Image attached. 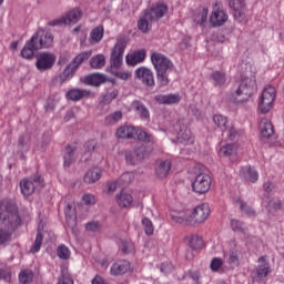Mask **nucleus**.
<instances>
[{
  "mask_svg": "<svg viewBox=\"0 0 284 284\" xmlns=\"http://www.w3.org/2000/svg\"><path fill=\"white\" fill-rule=\"evenodd\" d=\"M0 245L10 241L12 233L19 225H21V217L19 216V209L17 204L10 200L0 201Z\"/></svg>",
  "mask_w": 284,
  "mask_h": 284,
  "instance_id": "nucleus-1",
  "label": "nucleus"
},
{
  "mask_svg": "<svg viewBox=\"0 0 284 284\" xmlns=\"http://www.w3.org/2000/svg\"><path fill=\"white\" fill-rule=\"evenodd\" d=\"M52 43H54V36H52L50 31L40 28L38 32H36L31 39L26 42L21 50V57L23 59H33L34 52L52 48Z\"/></svg>",
  "mask_w": 284,
  "mask_h": 284,
  "instance_id": "nucleus-2",
  "label": "nucleus"
},
{
  "mask_svg": "<svg viewBox=\"0 0 284 284\" xmlns=\"http://www.w3.org/2000/svg\"><path fill=\"white\" fill-rule=\"evenodd\" d=\"M256 90H258L256 73L252 70H246L245 73L241 75V83L236 91L231 94L230 101H232V103H245L250 97L255 94Z\"/></svg>",
  "mask_w": 284,
  "mask_h": 284,
  "instance_id": "nucleus-3",
  "label": "nucleus"
},
{
  "mask_svg": "<svg viewBox=\"0 0 284 284\" xmlns=\"http://www.w3.org/2000/svg\"><path fill=\"white\" fill-rule=\"evenodd\" d=\"M151 63H153L154 70L156 72V79L160 88H165L170 85V72L174 70V63L170 58L165 57L163 53H152Z\"/></svg>",
  "mask_w": 284,
  "mask_h": 284,
  "instance_id": "nucleus-4",
  "label": "nucleus"
},
{
  "mask_svg": "<svg viewBox=\"0 0 284 284\" xmlns=\"http://www.w3.org/2000/svg\"><path fill=\"white\" fill-rule=\"evenodd\" d=\"M90 57H92V50L79 53L72 60V62L63 70V72L54 78L55 83H59V85H63L65 81H70V79L74 77V72H77L79 65H81V63H84V61H88Z\"/></svg>",
  "mask_w": 284,
  "mask_h": 284,
  "instance_id": "nucleus-5",
  "label": "nucleus"
},
{
  "mask_svg": "<svg viewBox=\"0 0 284 284\" xmlns=\"http://www.w3.org/2000/svg\"><path fill=\"white\" fill-rule=\"evenodd\" d=\"M191 186L195 194H207L212 187V178L206 173H197L192 180Z\"/></svg>",
  "mask_w": 284,
  "mask_h": 284,
  "instance_id": "nucleus-6",
  "label": "nucleus"
},
{
  "mask_svg": "<svg viewBox=\"0 0 284 284\" xmlns=\"http://www.w3.org/2000/svg\"><path fill=\"white\" fill-rule=\"evenodd\" d=\"M125 52V41L119 40L113 47L110 55V72L121 69L123 65V53Z\"/></svg>",
  "mask_w": 284,
  "mask_h": 284,
  "instance_id": "nucleus-7",
  "label": "nucleus"
},
{
  "mask_svg": "<svg viewBox=\"0 0 284 284\" xmlns=\"http://www.w3.org/2000/svg\"><path fill=\"white\" fill-rule=\"evenodd\" d=\"M276 99V89L272 85L266 87L261 95L258 108L262 114H267L272 108H274V101Z\"/></svg>",
  "mask_w": 284,
  "mask_h": 284,
  "instance_id": "nucleus-8",
  "label": "nucleus"
},
{
  "mask_svg": "<svg viewBox=\"0 0 284 284\" xmlns=\"http://www.w3.org/2000/svg\"><path fill=\"white\" fill-rule=\"evenodd\" d=\"M45 185L43 178L41 175H34L29 180H22L20 182V189L23 196H30L34 194L36 190H41Z\"/></svg>",
  "mask_w": 284,
  "mask_h": 284,
  "instance_id": "nucleus-9",
  "label": "nucleus"
},
{
  "mask_svg": "<svg viewBox=\"0 0 284 284\" xmlns=\"http://www.w3.org/2000/svg\"><path fill=\"white\" fill-rule=\"evenodd\" d=\"M54 63H57V55H54V53L42 52L37 55L36 68L39 72H48V70H52Z\"/></svg>",
  "mask_w": 284,
  "mask_h": 284,
  "instance_id": "nucleus-10",
  "label": "nucleus"
},
{
  "mask_svg": "<svg viewBox=\"0 0 284 284\" xmlns=\"http://www.w3.org/2000/svg\"><path fill=\"white\" fill-rule=\"evenodd\" d=\"M134 78L141 81L142 85L145 88H154L156 81L154 80V72H152L148 67H140L134 72Z\"/></svg>",
  "mask_w": 284,
  "mask_h": 284,
  "instance_id": "nucleus-11",
  "label": "nucleus"
},
{
  "mask_svg": "<svg viewBox=\"0 0 284 284\" xmlns=\"http://www.w3.org/2000/svg\"><path fill=\"white\" fill-rule=\"evenodd\" d=\"M144 13H146V19H149L151 23H156V21L163 19L165 14H168V7L164 3L158 2L150 9H146Z\"/></svg>",
  "mask_w": 284,
  "mask_h": 284,
  "instance_id": "nucleus-12",
  "label": "nucleus"
},
{
  "mask_svg": "<svg viewBox=\"0 0 284 284\" xmlns=\"http://www.w3.org/2000/svg\"><path fill=\"white\" fill-rule=\"evenodd\" d=\"M81 17H83V12H81L79 8H74L61 19L53 20L49 26H68L70 23H79Z\"/></svg>",
  "mask_w": 284,
  "mask_h": 284,
  "instance_id": "nucleus-13",
  "label": "nucleus"
},
{
  "mask_svg": "<svg viewBox=\"0 0 284 284\" xmlns=\"http://www.w3.org/2000/svg\"><path fill=\"white\" fill-rule=\"evenodd\" d=\"M81 81L85 85H93V88H99L103 85V83H108V81L113 84L116 83L114 79H108L103 73H91L81 79Z\"/></svg>",
  "mask_w": 284,
  "mask_h": 284,
  "instance_id": "nucleus-14",
  "label": "nucleus"
},
{
  "mask_svg": "<svg viewBox=\"0 0 284 284\" xmlns=\"http://www.w3.org/2000/svg\"><path fill=\"white\" fill-rule=\"evenodd\" d=\"M253 274L263 281V278H267L270 274H272V266H270V262H267L266 256H261L257 260V266L253 270Z\"/></svg>",
  "mask_w": 284,
  "mask_h": 284,
  "instance_id": "nucleus-15",
  "label": "nucleus"
},
{
  "mask_svg": "<svg viewBox=\"0 0 284 284\" xmlns=\"http://www.w3.org/2000/svg\"><path fill=\"white\" fill-rule=\"evenodd\" d=\"M207 216H210V205L201 204L194 209L190 219L192 223H205V221H207Z\"/></svg>",
  "mask_w": 284,
  "mask_h": 284,
  "instance_id": "nucleus-16",
  "label": "nucleus"
},
{
  "mask_svg": "<svg viewBox=\"0 0 284 284\" xmlns=\"http://www.w3.org/2000/svg\"><path fill=\"white\" fill-rule=\"evenodd\" d=\"M154 101H156V103H160V105H176V103H181V94H158L154 97Z\"/></svg>",
  "mask_w": 284,
  "mask_h": 284,
  "instance_id": "nucleus-17",
  "label": "nucleus"
},
{
  "mask_svg": "<svg viewBox=\"0 0 284 284\" xmlns=\"http://www.w3.org/2000/svg\"><path fill=\"white\" fill-rule=\"evenodd\" d=\"M227 13L221 9H217L212 11L210 16V23L212 28H221V26H225V23H227Z\"/></svg>",
  "mask_w": 284,
  "mask_h": 284,
  "instance_id": "nucleus-18",
  "label": "nucleus"
},
{
  "mask_svg": "<svg viewBox=\"0 0 284 284\" xmlns=\"http://www.w3.org/2000/svg\"><path fill=\"white\" fill-rule=\"evenodd\" d=\"M229 7L233 10V17L236 21H243L245 19V3L242 0H230Z\"/></svg>",
  "mask_w": 284,
  "mask_h": 284,
  "instance_id": "nucleus-19",
  "label": "nucleus"
},
{
  "mask_svg": "<svg viewBox=\"0 0 284 284\" xmlns=\"http://www.w3.org/2000/svg\"><path fill=\"white\" fill-rule=\"evenodd\" d=\"M77 150H79V144H67L63 153L64 166L70 168L72 163H74V156L77 154Z\"/></svg>",
  "mask_w": 284,
  "mask_h": 284,
  "instance_id": "nucleus-20",
  "label": "nucleus"
},
{
  "mask_svg": "<svg viewBox=\"0 0 284 284\" xmlns=\"http://www.w3.org/2000/svg\"><path fill=\"white\" fill-rule=\"evenodd\" d=\"M240 176H242V179L245 181H248V183H256L258 181V172H256V170L250 165L241 169Z\"/></svg>",
  "mask_w": 284,
  "mask_h": 284,
  "instance_id": "nucleus-21",
  "label": "nucleus"
},
{
  "mask_svg": "<svg viewBox=\"0 0 284 284\" xmlns=\"http://www.w3.org/2000/svg\"><path fill=\"white\" fill-rule=\"evenodd\" d=\"M128 272H130V262L128 261H119L111 266L112 276H121Z\"/></svg>",
  "mask_w": 284,
  "mask_h": 284,
  "instance_id": "nucleus-22",
  "label": "nucleus"
},
{
  "mask_svg": "<svg viewBox=\"0 0 284 284\" xmlns=\"http://www.w3.org/2000/svg\"><path fill=\"white\" fill-rule=\"evenodd\" d=\"M176 139L178 143H181L182 145H190V143H194V139H192V131L185 126L179 130Z\"/></svg>",
  "mask_w": 284,
  "mask_h": 284,
  "instance_id": "nucleus-23",
  "label": "nucleus"
},
{
  "mask_svg": "<svg viewBox=\"0 0 284 284\" xmlns=\"http://www.w3.org/2000/svg\"><path fill=\"white\" fill-rule=\"evenodd\" d=\"M90 94L91 92L85 89H71L67 92V99H70V101H81V99H85Z\"/></svg>",
  "mask_w": 284,
  "mask_h": 284,
  "instance_id": "nucleus-24",
  "label": "nucleus"
},
{
  "mask_svg": "<svg viewBox=\"0 0 284 284\" xmlns=\"http://www.w3.org/2000/svg\"><path fill=\"white\" fill-rule=\"evenodd\" d=\"M145 61V50H140L133 54L126 55L128 65H138V63H143Z\"/></svg>",
  "mask_w": 284,
  "mask_h": 284,
  "instance_id": "nucleus-25",
  "label": "nucleus"
},
{
  "mask_svg": "<svg viewBox=\"0 0 284 284\" xmlns=\"http://www.w3.org/2000/svg\"><path fill=\"white\" fill-rule=\"evenodd\" d=\"M170 170H172V164L170 161H160L159 165L155 169V174L159 179H165L168 174H170Z\"/></svg>",
  "mask_w": 284,
  "mask_h": 284,
  "instance_id": "nucleus-26",
  "label": "nucleus"
},
{
  "mask_svg": "<svg viewBox=\"0 0 284 284\" xmlns=\"http://www.w3.org/2000/svg\"><path fill=\"white\" fill-rule=\"evenodd\" d=\"M171 219L174 223H179L180 225H192V219L190 215L185 214V212H173L171 213Z\"/></svg>",
  "mask_w": 284,
  "mask_h": 284,
  "instance_id": "nucleus-27",
  "label": "nucleus"
},
{
  "mask_svg": "<svg viewBox=\"0 0 284 284\" xmlns=\"http://www.w3.org/2000/svg\"><path fill=\"white\" fill-rule=\"evenodd\" d=\"M103 34H105V30L103 29V26L95 27L90 32L89 42L94 43H101V40L103 39Z\"/></svg>",
  "mask_w": 284,
  "mask_h": 284,
  "instance_id": "nucleus-28",
  "label": "nucleus"
},
{
  "mask_svg": "<svg viewBox=\"0 0 284 284\" xmlns=\"http://www.w3.org/2000/svg\"><path fill=\"white\" fill-rule=\"evenodd\" d=\"M115 134L118 139H134L136 130L133 126H120Z\"/></svg>",
  "mask_w": 284,
  "mask_h": 284,
  "instance_id": "nucleus-29",
  "label": "nucleus"
},
{
  "mask_svg": "<svg viewBox=\"0 0 284 284\" xmlns=\"http://www.w3.org/2000/svg\"><path fill=\"white\" fill-rule=\"evenodd\" d=\"M132 108L140 114L141 119H150V111L146 109L145 104L143 102L135 100L132 102Z\"/></svg>",
  "mask_w": 284,
  "mask_h": 284,
  "instance_id": "nucleus-30",
  "label": "nucleus"
},
{
  "mask_svg": "<svg viewBox=\"0 0 284 284\" xmlns=\"http://www.w3.org/2000/svg\"><path fill=\"white\" fill-rule=\"evenodd\" d=\"M101 179V169L89 170L84 175V183H97Z\"/></svg>",
  "mask_w": 284,
  "mask_h": 284,
  "instance_id": "nucleus-31",
  "label": "nucleus"
},
{
  "mask_svg": "<svg viewBox=\"0 0 284 284\" xmlns=\"http://www.w3.org/2000/svg\"><path fill=\"white\" fill-rule=\"evenodd\" d=\"M134 155L136 161H143V159H148L150 156V151L145 144H140L134 148Z\"/></svg>",
  "mask_w": 284,
  "mask_h": 284,
  "instance_id": "nucleus-32",
  "label": "nucleus"
},
{
  "mask_svg": "<svg viewBox=\"0 0 284 284\" xmlns=\"http://www.w3.org/2000/svg\"><path fill=\"white\" fill-rule=\"evenodd\" d=\"M186 240H189V247H191V250H202L204 245L203 237L199 235L186 236Z\"/></svg>",
  "mask_w": 284,
  "mask_h": 284,
  "instance_id": "nucleus-33",
  "label": "nucleus"
},
{
  "mask_svg": "<svg viewBox=\"0 0 284 284\" xmlns=\"http://www.w3.org/2000/svg\"><path fill=\"white\" fill-rule=\"evenodd\" d=\"M207 12H209V9L206 7H202L197 9L193 18L195 23H197L199 26H203L205 21H207Z\"/></svg>",
  "mask_w": 284,
  "mask_h": 284,
  "instance_id": "nucleus-34",
  "label": "nucleus"
},
{
  "mask_svg": "<svg viewBox=\"0 0 284 284\" xmlns=\"http://www.w3.org/2000/svg\"><path fill=\"white\" fill-rule=\"evenodd\" d=\"M90 65L93 70H101V68H105V55L97 54L91 58Z\"/></svg>",
  "mask_w": 284,
  "mask_h": 284,
  "instance_id": "nucleus-35",
  "label": "nucleus"
},
{
  "mask_svg": "<svg viewBox=\"0 0 284 284\" xmlns=\"http://www.w3.org/2000/svg\"><path fill=\"white\" fill-rule=\"evenodd\" d=\"M132 201H134V199H132V195L129 193H120L116 195V202L120 207H130V205H132Z\"/></svg>",
  "mask_w": 284,
  "mask_h": 284,
  "instance_id": "nucleus-36",
  "label": "nucleus"
},
{
  "mask_svg": "<svg viewBox=\"0 0 284 284\" xmlns=\"http://www.w3.org/2000/svg\"><path fill=\"white\" fill-rule=\"evenodd\" d=\"M132 181H134V173L125 172L116 180V183L119 187H125L126 185H130Z\"/></svg>",
  "mask_w": 284,
  "mask_h": 284,
  "instance_id": "nucleus-37",
  "label": "nucleus"
},
{
  "mask_svg": "<svg viewBox=\"0 0 284 284\" xmlns=\"http://www.w3.org/2000/svg\"><path fill=\"white\" fill-rule=\"evenodd\" d=\"M121 119H123V112L115 111V112L106 115L104 122L106 125H116V123H119V121H121Z\"/></svg>",
  "mask_w": 284,
  "mask_h": 284,
  "instance_id": "nucleus-38",
  "label": "nucleus"
},
{
  "mask_svg": "<svg viewBox=\"0 0 284 284\" xmlns=\"http://www.w3.org/2000/svg\"><path fill=\"white\" fill-rule=\"evenodd\" d=\"M150 23H152L150 18H146V13H144L143 17L138 20V29L140 32H143V34H146V32H150Z\"/></svg>",
  "mask_w": 284,
  "mask_h": 284,
  "instance_id": "nucleus-39",
  "label": "nucleus"
},
{
  "mask_svg": "<svg viewBox=\"0 0 284 284\" xmlns=\"http://www.w3.org/2000/svg\"><path fill=\"white\" fill-rule=\"evenodd\" d=\"M220 156H234L236 154L235 144H224L220 148Z\"/></svg>",
  "mask_w": 284,
  "mask_h": 284,
  "instance_id": "nucleus-40",
  "label": "nucleus"
},
{
  "mask_svg": "<svg viewBox=\"0 0 284 284\" xmlns=\"http://www.w3.org/2000/svg\"><path fill=\"white\" fill-rule=\"evenodd\" d=\"M261 135L264 139H270V136L274 135V125H272V122H264L261 124Z\"/></svg>",
  "mask_w": 284,
  "mask_h": 284,
  "instance_id": "nucleus-41",
  "label": "nucleus"
},
{
  "mask_svg": "<svg viewBox=\"0 0 284 284\" xmlns=\"http://www.w3.org/2000/svg\"><path fill=\"white\" fill-rule=\"evenodd\" d=\"M213 123H215L217 125V128H220V130H222V132H226L227 130V118L223 116L221 114H216L213 116Z\"/></svg>",
  "mask_w": 284,
  "mask_h": 284,
  "instance_id": "nucleus-42",
  "label": "nucleus"
},
{
  "mask_svg": "<svg viewBox=\"0 0 284 284\" xmlns=\"http://www.w3.org/2000/svg\"><path fill=\"white\" fill-rule=\"evenodd\" d=\"M283 207V203L278 199H272L267 204L268 214H276V212L281 211Z\"/></svg>",
  "mask_w": 284,
  "mask_h": 284,
  "instance_id": "nucleus-43",
  "label": "nucleus"
},
{
  "mask_svg": "<svg viewBox=\"0 0 284 284\" xmlns=\"http://www.w3.org/2000/svg\"><path fill=\"white\" fill-rule=\"evenodd\" d=\"M120 250L123 254H132L134 252V244L126 240H120Z\"/></svg>",
  "mask_w": 284,
  "mask_h": 284,
  "instance_id": "nucleus-44",
  "label": "nucleus"
},
{
  "mask_svg": "<svg viewBox=\"0 0 284 284\" xmlns=\"http://www.w3.org/2000/svg\"><path fill=\"white\" fill-rule=\"evenodd\" d=\"M43 244V234L38 231L34 244L31 246L30 252L32 254H37L41 250V245Z\"/></svg>",
  "mask_w": 284,
  "mask_h": 284,
  "instance_id": "nucleus-45",
  "label": "nucleus"
},
{
  "mask_svg": "<svg viewBox=\"0 0 284 284\" xmlns=\"http://www.w3.org/2000/svg\"><path fill=\"white\" fill-rule=\"evenodd\" d=\"M214 85H224L225 83V73L215 71L211 74Z\"/></svg>",
  "mask_w": 284,
  "mask_h": 284,
  "instance_id": "nucleus-46",
  "label": "nucleus"
},
{
  "mask_svg": "<svg viewBox=\"0 0 284 284\" xmlns=\"http://www.w3.org/2000/svg\"><path fill=\"white\" fill-rule=\"evenodd\" d=\"M142 225L148 236H152V234H154V224L152 223V220L144 217L142 220Z\"/></svg>",
  "mask_w": 284,
  "mask_h": 284,
  "instance_id": "nucleus-47",
  "label": "nucleus"
},
{
  "mask_svg": "<svg viewBox=\"0 0 284 284\" xmlns=\"http://www.w3.org/2000/svg\"><path fill=\"white\" fill-rule=\"evenodd\" d=\"M231 227L233 232H242V234H245V232H247L245 224L239 220H232Z\"/></svg>",
  "mask_w": 284,
  "mask_h": 284,
  "instance_id": "nucleus-48",
  "label": "nucleus"
},
{
  "mask_svg": "<svg viewBox=\"0 0 284 284\" xmlns=\"http://www.w3.org/2000/svg\"><path fill=\"white\" fill-rule=\"evenodd\" d=\"M111 74L116 77L118 79H121V81H128L132 78V73L129 71H119V69L111 70Z\"/></svg>",
  "mask_w": 284,
  "mask_h": 284,
  "instance_id": "nucleus-49",
  "label": "nucleus"
},
{
  "mask_svg": "<svg viewBox=\"0 0 284 284\" xmlns=\"http://www.w3.org/2000/svg\"><path fill=\"white\" fill-rule=\"evenodd\" d=\"M34 274L32 273V271H23L22 273H20L19 275V281L22 284H28V283H32V278H33Z\"/></svg>",
  "mask_w": 284,
  "mask_h": 284,
  "instance_id": "nucleus-50",
  "label": "nucleus"
},
{
  "mask_svg": "<svg viewBox=\"0 0 284 284\" xmlns=\"http://www.w3.org/2000/svg\"><path fill=\"white\" fill-rule=\"evenodd\" d=\"M237 203L240 205V210H242V212H245L246 216H256V211H254V209L247 206V204H245V202H243L242 200H237Z\"/></svg>",
  "mask_w": 284,
  "mask_h": 284,
  "instance_id": "nucleus-51",
  "label": "nucleus"
},
{
  "mask_svg": "<svg viewBox=\"0 0 284 284\" xmlns=\"http://www.w3.org/2000/svg\"><path fill=\"white\" fill-rule=\"evenodd\" d=\"M58 256L59 258H61L62 261H68V258H70V250L68 248V246L65 245H60L58 247Z\"/></svg>",
  "mask_w": 284,
  "mask_h": 284,
  "instance_id": "nucleus-52",
  "label": "nucleus"
},
{
  "mask_svg": "<svg viewBox=\"0 0 284 284\" xmlns=\"http://www.w3.org/2000/svg\"><path fill=\"white\" fill-rule=\"evenodd\" d=\"M30 145L28 144V140H26V136L20 135L18 138V150L19 152H26Z\"/></svg>",
  "mask_w": 284,
  "mask_h": 284,
  "instance_id": "nucleus-53",
  "label": "nucleus"
},
{
  "mask_svg": "<svg viewBox=\"0 0 284 284\" xmlns=\"http://www.w3.org/2000/svg\"><path fill=\"white\" fill-rule=\"evenodd\" d=\"M212 272H219V270H221V267H223V260L220 257H214L211 261V265H210Z\"/></svg>",
  "mask_w": 284,
  "mask_h": 284,
  "instance_id": "nucleus-54",
  "label": "nucleus"
},
{
  "mask_svg": "<svg viewBox=\"0 0 284 284\" xmlns=\"http://www.w3.org/2000/svg\"><path fill=\"white\" fill-rule=\"evenodd\" d=\"M125 161L126 163H129V165H136V163H139V160H136V155L134 154V151L125 152Z\"/></svg>",
  "mask_w": 284,
  "mask_h": 284,
  "instance_id": "nucleus-55",
  "label": "nucleus"
},
{
  "mask_svg": "<svg viewBox=\"0 0 284 284\" xmlns=\"http://www.w3.org/2000/svg\"><path fill=\"white\" fill-rule=\"evenodd\" d=\"M85 230L88 232H99V230H101V224L99 222H94V221L88 222L85 224Z\"/></svg>",
  "mask_w": 284,
  "mask_h": 284,
  "instance_id": "nucleus-56",
  "label": "nucleus"
},
{
  "mask_svg": "<svg viewBox=\"0 0 284 284\" xmlns=\"http://www.w3.org/2000/svg\"><path fill=\"white\" fill-rule=\"evenodd\" d=\"M138 139L139 141H144V143H150L152 142V134L146 131H140L138 132Z\"/></svg>",
  "mask_w": 284,
  "mask_h": 284,
  "instance_id": "nucleus-57",
  "label": "nucleus"
},
{
  "mask_svg": "<svg viewBox=\"0 0 284 284\" xmlns=\"http://www.w3.org/2000/svg\"><path fill=\"white\" fill-rule=\"evenodd\" d=\"M97 140H89L84 145H83V150L84 152H94V150H97Z\"/></svg>",
  "mask_w": 284,
  "mask_h": 284,
  "instance_id": "nucleus-58",
  "label": "nucleus"
},
{
  "mask_svg": "<svg viewBox=\"0 0 284 284\" xmlns=\"http://www.w3.org/2000/svg\"><path fill=\"white\" fill-rule=\"evenodd\" d=\"M227 263L231 265V267H239V256L235 255V253H231L227 258Z\"/></svg>",
  "mask_w": 284,
  "mask_h": 284,
  "instance_id": "nucleus-59",
  "label": "nucleus"
},
{
  "mask_svg": "<svg viewBox=\"0 0 284 284\" xmlns=\"http://www.w3.org/2000/svg\"><path fill=\"white\" fill-rule=\"evenodd\" d=\"M58 284H74V281L72 280V277L70 275L62 272V275H61Z\"/></svg>",
  "mask_w": 284,
  "mask_h": 284,
  "instance_id": "nucleus-60",
  "label": "nucleus"
},
{
  "mask_svg": "<svg viewBox=\"0 0 284 284\" xmlns=\"http://www.w3.org/2000/svg\"><path fill=\"white\" fill-rule=\"evenodd\" d=\"M116 97H119V91L113 90L104 95V101H106V103H110V102L114 101V99H116Z\"/></svg>",
  "mask_w": 284,
  "mask_h": 284,
  "instance_id": "nucleus-61",
  "label": "nucleus"
},
{
  "mask_svg": "<svg viewBox=\"0 0 284 284\" xmlns=\"http://www.w3.org/2000/svg\"><path fill=\"white\" fill-rule=\"evenodd\" d=\"M226 132H227L229 141H234V139H236V136H239V132H236V129H234V128L226 129Z\"/></svg>",
  "mask_w": 284,
  "mask_h": 284,
  "instance_id": "nucleus-62",
  "label": "nucleus"
},
{
  "mask_svg": "<svg viewBox=\"0 0 284 284\" xmlns=\"http://www.w3.org/2000/svg\"><path fill=\"white\" fill-rule=\"evenodd\" d=\"M65 217L69 227H74L77 225V216L65 213Z\"/></svg>",
  "mask_w": 284,
  "mask_h": 284,
  "instance_id": "nucleus-63",
  "label": "nucleus"
},
{
  "mask_svg": "<svg viewBox=\"0 0 284 284\" xmlns=\"http://www.w3.org/2000/svg\"><path fill=\"white\" fill-rule=\"evenodd\" d=\"M82 201H84V203L87 205H94V195H92V194H84L82 196Z\"/></svg>",
  "mask_w": 284,
  "mask_h": 284,
  "instance_id": "nucleus-64",
  "label": "nucleus"
}]
</instances>
